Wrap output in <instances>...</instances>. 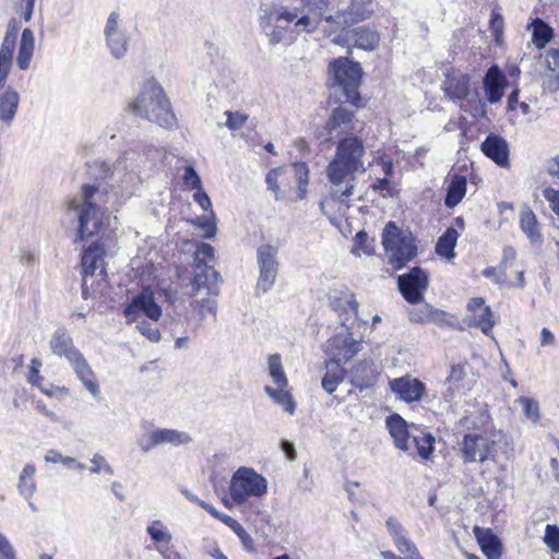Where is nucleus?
Here are the masks:
<instances>
[{
	"instance_id": "nucleus-42",
	"label": "nucleus",
	"mask_w": 559,
	"mask_h": 559,
	"mask_svg": "<svg viewBox=\"0 0 559 559\" xmlns=\"http://www.w3.org/2000/svg\"><path fill=\"white\" fill-rule=\"evenodd\" d=\"M267 374L275 385L288 386L280 354H272L267 357Z\"/></svg>"
},
{
	"instance_id": "nucleus-36",
	"label": "nucleus",
	"mask_w": 559,
	"mask_h": 559,
	"mask_svg": "<svg viewBox=\"0 0 559 559\" xmlns=\"http://www.w3.org/2000/svg\"><path fill=\"white\" fill-rule=\"evenodd\" d=\"M20 102L19 93L8 88L0 95V120L10 124L15 117Z\"/></svg>"
},
{
	"instance_id": "nucleus-58",
	"label": "nucleus",
	"mask_w": 559,
	"mask_h": 559,
	"mask_svg": "<svg viewBox=\"0 0 559 559\" xmlns=\"http://www.w3.org/2000/svg\"><path fill=\"white\" fill-rule=\"evenodd\" d=\"M547 79L544 83V86L549 92L559 91V70L552 69L550 61H548V72L546 74Z\"/></svg>"
},
{
	"instance_id": "nucleus-64",
	"label": "nucleus",
	"mask_w": 559,
	"mask_h": 559,
	"mask_svg": "<svg viewBox=\"0 0 559 559\" xmlns=\"http://www.w3.org/2000/svg\"><path fill=\"white\" fill-rule=\"evenodd\" d=\"M0 554L4 559H15V552L8 538L0 533Z\"/></svg>"
},
{
	"instance_id": "nucleus-5",
	"label": "nucleus",
	"mask_w": 559,
	"mask_h": 559,
	"mask_svg": "<svg viewBox=\"0 0 559 559\" xmlns=\"http://www.w3.org/2000/svg\"><path fill=\"white\" fill-rule=\"evenodd\" d=\"M295 177L297 183V199L304 200L308 193L309 167L306 163H294L290 166H281L271 169L265 177L267 189L274 193V199L281 201L285 198L282 187H289L290 177Z\"/></svg>"
},
{
	"instance_id": "nucleus-27",
	"label": "nucleus",
	"mask_w": 559,
	"mask_h": 559,
	"mask_svg": "<svg viewBox=\"0 0 559 559\" xmlns=\"http://www.w3.org/2000/svg\"><path fill=\"white\" fill-rule=\"evenodd\" d=\"M219 273L214 270L213 266H203L201 269H197L192 281L193 295H198L202 288H205L207 294L217 296L219 293Z\"/></svg>"
},
{
	"instance_id": "nucleus-34",
	"label": "nucleus",
	"mask_w": 559,
	"mask_h": 559,
	"mask_svg": "<svg viewBox=\"0 0 559 559\" xmlns=\"http://www.w3.org/2000/svg\"><path fill=\"white\" fill-rule=\"evenodd\" d=\"M520 227L532 243H540L543 241V235L539 230L538 221L531 209H522L520 216Z\"/></svg>"
},
{
	"instance_id": "nucleus-53",
	"label": "nucleus",
	"mask_w": 559,
	"mask_h": 559,
	"mask_svg": "<svg viewBox=\"0 0 559 559\" xmlns=\"http://www.w3.org/2000/svg\"><path fill=\"white\" fill-rule=\"evenodd\" d=\"M182 181L185 186L191 190L197 191L203 188L201 177L197 174L195 169L192 166H187L185 168Z\"/></svg>"
},
{
	"instance_id": "nucleus-32",
	"label": "nucleus",
	"mask_w": 559,
	"mask_h": 559,
	"mask_svg": "<svg viewBox=\"0 0 559 559\" xmlns=\"http://www.w3.org/2000/svg\"><path fill=\"white\" fill-rule=\"evenodd\" d=\"M346 370L336 362V360H329L325 362V373L322 378L321 385L323 390L332 394L336 391L337 386L343 382Z\"/></svg>"
},
{
	"instance_id": "nucleus-45",
	"label": "nucleus",
	"mask_w": 559,
	"mask_h": 559,
	"mask_svg": "<svg viewBox=\"0 0 559 559\" xmlns=\"http://www.w3.org/2000/svg\"><path fill=\"white\" fill-rule=\"evenodd\" d=\"M150 537L160 546H167L171 543L173 536L159 520L153 521L146 528Z\"/></svg>"
},
{
	"instance_id": "nucleus-12",
	"label": "nucleus",
	"mask_w": 559,
	"mask_h": 559,
	"mask_svg": "<svg viewBox=\"0 0 559 559\" xmlns=\"http://www.w3.org/2000/svg\"><path fill=\"white\" fill-rule=\"evenodd\" d=\"M277 252L278 248L272 245H262L258 248L257 254L260 269L258 288L262 292H267L275 283L278 271Z\"/></svg>"
},
{
	"instance_id": "nucleus-3",
	"label": "nucleus",
	"mask_w": 559,
	"mask_h": 559,
	"mask_svg": "<svg viewBox=\"0 0 559 559\" xmlns=\"http://www.w3.org/2000/svg\"><path fill=\"white\" fill-rule=\"evenodd\" d=\"M128 110L164 128L171 127L176 120L168 99L155 81L144 84L138 97L129 104Z\"/></svg>"
},
{
	"instance_id": "nucleus-46",
	"label": "nucleus",
	"mask_w": 559,
	"mask_h": 559,
	"mask_svg": "<svg viewBox=\"0 0 559 559\" xmlns=\"http://www.w3.org/2000/svg\"><path fill=\"white\" fill-rule=\"evenodd\" d=\"M190 223L203 231L204 238H214L216 235V215L213 211L209 215H201L191 219Z\"/></svg>"
},
{
	"instance_id": "nucleus-47",
	"label": "nucleus",
	"mask_w": 559,
	"mask_h": 559,
	"mask_svg": "<svg viewBox=\"0 0 559 559\" xmlns=\"http://www.w3.org/2000/svg\"><path fill=\"white\" fill-rule=\"evenodd\" d=\"M223 523L230 527L233 532L239 537L241 540V544L243 548L248 551L254 550V543L252 537L247 533V531L242 527V525L231 518L230 515L228 518L223 519Z\"/></svg>"
},
{
	"instance_id": "nucleus-28",
	"label": "nucleus",
	"mask_w": 559,
	"mask_h": 559,
	"mask_svg": "<svg viewBox=\"0 0 559 559\" xmlns=\"http://www.w3.org/2000/svg\"><path fill=\"white\" fill-rule=\"evenodd\" d=\"M69 361L73 366L74 371L83 385L93 396L96 397L99 393V388L96 382L95 374L84 356L79 350Z\"/></svg>"
},
{
	"instance_id": "nucleus-19",
	"label": "nucleus",
	"mask_w": 559,
	"mask_h": 559,
	"mask_svg": "<svg viewBox=\"0 0 559 559\" xmlns=\"http://www.w3.org/2000/svg\"><path fill=\"white\" fill-rule=\"evenodd\" d=\"M467 310L469 312L466 322L469 326L479 328L481 332L489 335L493 325V313L489 306L485 305L483 298H472L467 304Z\"/></svg>"
},
{
	"instance_id": "nucleus-17",
	"label": "nucleus",
	"mask_w": 559,
	"mask_h": 559,
	"mask_svg": "<svg viewBox=\"0 0 559 559\" xmlns=\"http://www.w3.org/2000/svg\"><path fill=\"white\" fill-rule=\"evenodd\" d=\"M324 352L331 356L330 360L347 362L359 352V342L350 333H340L326 341Z\"/></svg>"
},
{
	"instance_id": "nucleus-6",
	"label": "nucleus",
	"mask_w": 559,
	"mask_h": 559,
	"mask_svg": "<svg viewBox=\"0 0 559 559\" xmlns=\"http://www.w3.org/2000/svg\"><path fill=\"white\" fill-rule=\"evenodd\" d=\"M382 245L389 263L394 270L402 269L417 254V248L414 245L413 237L402 234L393 222L388 223L383 229Z\"/></svg>"
},
{
	"instance_id": "nucleus-29",
	"label": "nucleus",
	"mask_w": 559,
	"mask_h": 559,
	"mask_svg": "<svg viewBox=\"0 0 559 559\" xmlns=\"http://www.w3.org/2000/svg\"><path fill=\"white\" fill-rule=\"evenodd\" d=\"M506 78L497 66L491 67L485 79L484 87L487 98L490 103H497L503 96Z\"/></svg>"
},
{
	"instance_id": "nucleus-48",
	"label": "nucleus",
	"mask_w": 559,
	"mask_h": 559,
	"mask_svg": "<svg viewBox=\"0 0 559 559\" xmlns=\"http://www.w3.org/2000/svg\"><path fill=\"white\" fill-rule=\"evenodd\" d=\"M516 403H519L522 406L527 419H530L533 423H537L539 420L540 412L537 401H535L532 397L521 396L516 400Z\"/></svg>"
},
{
	"instance_id": "nucleus-4",
	"label": "nucleus",
	"mask_w": 559,
	"mask_h": 559,
	"mask_svg": "<svg viewBox=\"0 0 559 559\" xmlns=\"http://www.w3.org/2000/svg\"><path fill=\"white\" fill-rule=\"evenodd\" d=\"M317 25L318 22L307 15L297 19L295 11L282 10L275 7L264 9L260 16L261 29L272 45L281 43L288 29L296 33L311 32L317 28Z\"/></svg>"
},
{
	"instance_id": "nucleus-1",
	"label": "nucleus",
	"mask_w": 559,
	"mask_h": 559,
	"mask_svg": "<svg viewBox=\"0 0 559 559\" xmlns=\"http://www.w3.org/2000/svg\"><path fill=\"white\" fill-rule=\"evenodd\" d=\"M99 200V190L95 186L85 185L79 194L67 202L66 219L78 223L75 242L87 240L98 233L102 226Z\"/></svg>"
},
{
	"instance_id": "nucleus-25",
	"label": "nucleus",
	"mask_w": 559,
	"mask_h": 559,
	"mask_svg": "<svg viewBox=\"0 0 559 559\" xmlns=\"http://www.w3.org/2000/svg\"><path fill=\"white\" fill-rule=\"evenodd\" d=\"M325 129L329 134L338 135L349 134L355 131L354 114L346 108L337 107L332 110Z\"/></svg>"
},
{
	"instance_id": "nucleus-51",
	"label": "nucleus",
	"mask_w": 559,
	"mask_h": 559,
	"mask_svg": "<svg viewBox=\"0 0 559 559\" xmlns=\"http://www.w3.org/2000/svg\"><path fill=\"white\" fill-rule=\"evenodd\" d=\"M191 306L199 311L201 319H204L206 313L212 314L214 318L216 317L217 301L214 298L195 300Z\"/></svg>"
},
{
	"instance_id": "nucleus-62",
	"label": "nucleus",
	"mask_w": 559,
	"mask_h": 559,
	"mask_svg": "<svg viewBox=\"0 0 559 559\" xmlns=\"http://www.w3.org/2000/svg\"><path fill=\"white\" fill-rule=\"evenodd\" d=\"M193 201L198 203V205L205 212L213 211L212 210V201L206 192H204L203 188L200 190H197L193 194Z\"/></svg>"
},
{
	"instance_id": "nucleus-49",
	"label": "nucleus",
	"mask_w": 559,
	"mask_h": 559,
	"mask_svg": "<svg viewBox=\"0 0 559 559\" xmlns=\"http://www.w3.org/2000/svg\"><path fill=\"white\" fill-rule=\"evenodd\" d=\"M413 441L416 444L418 454L423 459H428L433 451L435 438L429 433H423L421 436L414 437Z\"/></svg>"
},
{
	"instance_id": "nucleus-40",
	"label": "nucleus",
	"mask_w": 559,
	"mask_h": 559,
	"mask_svg": "<svg viewBox=\"0 0 559 559\" xmlns=\"http://www.w3.org/2000/svg\"><path fill=\"white\" fill-rule=\"evenodd\" d=\"M466 178L463 176H454L447 188V197L444 203L448 207L456 206L466 193Z\"/></svg>"
},
{
	"instance_id": "nucleus-21",
	"label": "nucleus",
	"mask_w": 559,
	"mask_h": 559,
	"mask_svg": "<svg viewBox=\"0 0 559 559\" xmlns=\"http://www.w3.org/2000/svg\"><path fill=\"white\" fill-rule=\"evenodd\" d=\"M333 41L338 45L344 44L364 50H373L379 45V35L373 29L361 26L347 31L344 37L337 36L333 39Z\"/></svg>"
},
{
	"instance_id": "nucleus-60",
	"label": "nucleus",
	"mask_w": 559,
	"mask_h": 559,
	"mask_svg": "<svg viewBox=\"0 0 559 559\" xmlns=\"http://www.w3.org/2000/svg\"><path fill=\"white\" fill-rule=\"evenodd\" d=\"M92 466L90 471L92 473H99L100 471L107 472L109 475L114 474L112 467L106 462V459L100 454H95L91 460Z\"/></svg>"
},
{
	"instance_id": "nucleus-8",
	"label": "nucleus",
	"mask_w": 559,
	"mask_h": 559,
	"mask_svg": "<svg viewBox=\"0 0 559 559\" xmlns=\"http://www.w3.org/2000/svg\"><path fill=\"white\" fill-rule=\"evenodd\" d=\"M266 491V479L252 468L240 467L230 479L229 493L237 504L245 503L249 497H261Z\"/></svg>"
},
{
	"instance_id": "nucleus-24",
	"label": "nucleus",
	"mask_w": 559,
	"mask_h": 559,
	"mask_svg": "<svg viewBox=\"0 0 559 559\" xmlns=\"http://www.w3.org/2000/svg\"><path fill=\"white\" fill-rule=\"evenodd\" d=\"M349 383L360 391L372 388L377 381L373 362L362 360L355 364L348 371Z\"/></svg>"
},
{
	"instance_id": "nucleus-61",
	"label": "nucleus",
	"mask_w": 559,
	"mask_h": 559,
	"mask_svg": "<svg viewBox=\"0 0 559 559\" xmlns=\"http://www.w3.org/2000/svg\"><path fill=\"white\" fill-rule=\"evenodd\" d=\"M543 195L548 201L551 211L559 216V190L548 187L543 191Z\"/></svg>"
},
{
	"instance_id": "nucleus-13",
	"label": "nucleus",
	"mask_w": 559,
	"mask_h": 559,
	"mask_svg": "<svg viewBox=\"0 0 559 559\" xmlns=\"http://www.w3.org/2000/svg\"><path fill=\"white\" fill-rule=\"evenodd\" d=\"M105 245L99 240L88 246L82 257V266L84 272L83 294L87 295L88 276H100L104 280L105 273Z\"/></svg>"
},
{
	"instance_id": "nucleus-11",
	"label": "nucleus",
	"mask_w": 559,
	"mask_h": 559,
	"mask_svg": "<svg viewBox=\"0 0 559 559\" xmlns=\"http://www.w3.org/2000/svg\"><path fill=\"white\" fill-rule=\"evenodd\" d=\"M428 285V274L420 267H413L408 273L397 276L399 289L409 304L420 302L424 299Z\"/></svg>"
},
{
	"instance_id": "nucleus-37",
	"label": "nucleus",
	"mask_w": 559,
	"mask_h": 559,
	"mask_svg": "<svg viewBox=\"0 0 559 559\" xmlns=\"http://www.w3.org/2000/svg\"><path fill=\"white\" fill-rule=\"evenodd\" d=\"M34 34L29 28H25L22 32L21 40H20V47H19V53L16 58L17 67L21 70H25L28 68L31 58L34 52Z\"/></svg>"
},
{
	"instance_id": "nucleus-38",
	"label": "nucleus",
	"mask_w": 559,
	"mask_h": 559,
	"mask_svg": "<svg viewBox=\"0 0 559 559\" xmlns=\"http://www.w3.org/2000/svg\"><path fill=\"white\" fill-rule=\"evenodd\" d=\"M459 238V233L454 228H448L444 234L439 238L436 245V252L438 255L451 261L455 257V247Z\"/></svg>"
},
{
	"instance_id": "nucleus-63",
	"label": "nucleus",
	"mask_w": 559,
	"mask_h": 559,
	"mask_svg": "<svg viewBox=\"0 0 559 559\" xmlns=\"http://www.w3.org/2000/svg\"><path fill=\"white\" fill-rule=\"evenodd\" d=\"M44 461L46 463H62L64 465H69L71 463H74V459L73 457L63 456L61 453H59L56 450H49L46 453V455L44 457Z\"/></svg>"
},
{
	"instance_id": "nucleus-14",
	"label": "nucleus",
	"mask_w": 559,
	"mask_h": 559,
	"mask_svg": "<svg viewBox=\"0 0 559 559\" xmlns=\"http://www.w3.org/2000/svg\"><path fill=\"white\" fill-rule=\"evenodd\" d=\"M156 156V147L146 144H138L123 153L122 157L118 160V166L138 174L143 169L152 168Z\"/></svg>"
},
{
	"instance_id": "nucleus-39",
	"label": "nucleus",
	"mask_w": 559,
	"mask_h": 559,
	"mask_svg": "<svg viewBox=\"0 0 559 559\" xmlns=\"http://www.w3.org/2000/svg\"><path fill=\"white\" fill-rule=\"evenodd\" d=\"M264 392L273 400L274 403L282 406L285 412L290 415L295 413L296 404L292 394L288 392L287 386L276 385L273 388L265 385Z\"/></svg>"
},
{
	"instance_id": "nucleus-35",
	"label": "nucleus",
	"mask_w": 559,
	"mask_h": 559,
	"mask_svg": "<svg viewBox=\"0 0 559 559\" xmlns=\"http://www.w3.org/2000/svg\"><path fill=\"white\" fill-rule=\"evenodd\" d=\"M386 528L393 538L394 545L397 550L406 556L416 546L407 538L404 528L397 519L391 516L386 520Z\"/></svg>"
},
{
	"instance_id": "nucleus-52",
	"label": "nucleus",
	"mask_w": 559,
	"mask_h": 559,
	"mask_svg": "<svg viewBox=\"0 0 559 559\" xmlns=\"http://www.w3.org/2000/svg\"><path fill=\"white\" fill-rule=\"evenodd\" d=\"M435 308L430 305H423L421 307L414 308L409 311V319L416 323L430 322V317L433 313Z\"/></svg>"
},
{
	"instance_id": "nucleus-30",
	"label": "nucleus",
	"mask_w": 559,
	"mask_h": 559,
	"mask_svg": "<svg viewBox=\"0 0 559 559\" xmlns=\"http://www.w3.org/2000/svg\"><path fill=\"white\" fill-rule=\"evenodd\" d=\"M49 347L55 355L64 357L70 360L79 349L73 345L71 336L66 329H58L52 334Z\"/></svg>"
},
{
	"instance_id": "nucleus-2",
	"label": "nucleus",
	"mask_w": 559,
	"mask_h": 559,
	"mask_svg": "<svg viewBox=\"0 0 559 559\" xmlns=\"http://www.w3.org/2000/svg\"><path fill=\"white\" fill-rule=\"evenodd\" d=\"M361 169L331 159L326 167L330 183L329 195L321 201L320 207L325 215L348 209V199L353 195L357 182L356 174Z\"/></svg>"
},
{
	"instance_id": "nucleus-33",
	"label": "nucleus",
	"mask_w": 559,
	"mask_h": 559,
	"mask_svg": "<svg viewBox=\"0 0 559 559\" xmlns=\"http://www.w3.org/2000/svg\"><path fill=\"white\" fill-rule=\"evenodd\" d=\"M386 426L390 435L394 439L395 447L403 451H407L409 449V435L406 421L400 415H392L386 419Z\"/></svg>"
},
{
	"instance_id": "nucleus-44",
	"label": "nucleus",
	"mask_w": 559,
	"mask_h": 559,
	"mask_svg": "<svg viewBox=\"0 0 559 559\" xmlns=\"http://www.w3.org/2000/svg\"><path fill=\"white\" fill-rule=\"evenodd\" d=\"M36 469L34 465L27 464L24 466L20 479H19V491L25 497L31 498L35 492L36 485L34 481V474Z\"/></svg>"
},
{
	"instance_id": "nucleus-55",
	"label": "nucleus",
	"mask_w": 559,
	"mask_h": 559,
	"mask_svg": "<svg viewBox=\"0 0 559 559\" xmlns=\"http://www.w3.org/2000/svg\"><path fill=\"white\" fill-rule=\"evenodd\" d=\"M490 29L495 37V41L501 45L503 43V19L499 13H491Z\"/></svg>"
},
{
	"instance_id": "nucleus-10",
	"label": "nucleus",
	"mask_w": 559,
	"mask_h": 559,
	"mask_svg": "<svg viewBox=\"0 0 559 559\" xmlns=\"http://www.w3.org/2000/svg\"><path fill=\"white\" fill-rule=\"evenodd\" d=\"M461 451L465 462H480L496 460V441L487 436L465 435L461 442Z\"/></svg>"
},
{
	"instance_id": "nucleus-54",
	"label": "nucleus",
	"mask_w": 559,
	"mask_h": 559,
	"mask_svg": "<svg viewBox=\"0 0 559 559\" xmlns=\"http://www.w3.org/2000/svg\"><path fill=\"white\" fill-rule=\"evenodd\" d=\"M544 543L554 552H559V527L556 525H547L544 536Z\"/></svg>"
},
{
	"instance_id": "nucleus-26",
	"label": "nucleus",
	"mask_w": 559,
	"mask_h": 559,
	"mask_svg": "<svg viewBox=\"0 0 559 559\" xmlns=\"http://www.w3.org/2000/svg\"><path fill=\"white\" fill-rule=\"evenodd\" d=\"M483 153L501 167L509 166V145L507 141L496 134H490L481 144Z\"/></svg>"
},
{
	"instance_id": "nucleus-15",
	"label": "nucleus",
	"mask_w": 559,
	"mask_h": 559,
	"mask_svg": "<svg viewBox=\"0 0 559 559\" xmlns=\"http://www.w3.org/2000/svg\"><path fill=\"white\" fill-rule=\"evenodd\" d=\"M123 313L128 322H136L141 313L157 321L162 317V308L155 302L152 292L144 289L132 299Z\"/></svg>"
},
{
	"instance_id": "nucleus-18",
	"label": "nucleus",
	"mask_w": 559,
	"mask_h": 559,
	"mask_svg": "<svg viewBox=\"0 0 559 559\" xmlns=\"http://www.w3.org/2000/svg\"><path fill=\"white\" fill-rule=\"evenodd\" d=\"M190 441L191 437L187 432L175 429H156L143 436L138 443L143 452H147L159 444L181 445Z\"/></svg>"
},
{
	"instance_id": "nucleus-20",
	"label": "nucleus",
	"mask_w": 559,
	"mask_h": 559,
	"mask_svg": "<svg viewBox=\"0 0 559 559\" xmlns=\"http://www.w3.org/2000/svg\"><path fill=\"white\" fill-rule=\"evenodd\" d=\"M441 88L445 96L453 102L467 99L472 94L469 76L457 70H451L447 73Z\"/></svg>"
},
{
	"instance_id": "nucleus-57",
	"label": "nucleus",
	"mask_w": 559,
	"mask_h": 559,
	"mask_svg": "<svg viewBox=\"0 0 559 559\" xmlns=\"http://www.w3.org/2000/svg\"><path fill=\"white\" fill-rule=\"evenodd\" d=\"M225 115L227 116L226 127L229 130L240 129L248 119L246 115L240 114L238 111H226Z\"/></svg>"
},
{
	"instance_id": "nucleus-50",
	"label": "nucleus",
	"mask_w": 559,
	"mask_h": 559,
	"mask_svg": "<svg viewBox=\"0 0 559 559\" xmlns=\"http://www.w3.org/2000/svg\"><path fill=\"white\" fill-rule=\"evenodd\" d=\"M214 259V248L209 243H200L195 250V269L209 266L207 263Z\"/></svg>"
},
{
	"instance_id": "nucleus-31",
	"label": "nucleus",
	"mask_w": 559,
	"mask_h": 559,
	"mask_svg": "<svg viewBox=\"0 0 559 559\" xmlns=\"http://www.w3.org/2000/svg\"><path fill=\"white\" fill-rule=\"evenodd\" d=\"M474 532L487 559H500L502 554L500 539L490 530L475 527Z\"/></svg>"
},
{
	"instance_id": "nucleus-9",
	"label": "nucleus",
	"mask_w": 559,
	"mask_h": 559,
	"mask_svg": "<svg viewBox=\"0 0 559 559\" xmlns=\"http://www.w3.org/2000/svg\"><path fill=\"white\" fill-rule=\"evenodd\" d=\"M371 12V0H338L335 14L325 15L324 19L338 25L350 26L368 19Z\"/></svg>"
},
{
	"instance_id": "nucleus-56",
	"label": "nucleus",
	"mask_w": 559,
	"mask_h": 559,
	"mask_svg": "<svg viewBox=\"0 0 559 559\" xmlns=\"http://www.w3.org/2000/svg\"><path fill=\"white\" fill-rule=\"evenodd\" d=\"M138 331L145 336L151 342H158L160 338V333L158 329L153 325L152 323H148L146 321H141L136 324Z\"/></svg>"
},
{
	"instance_id": "nucleus-7",
	"label": "nucleus",
	"mask_w": 559,
	"mask_h": 559,
	"mask_svg": "<svg viewBox=\"0 0 559 559\" xmlns=\"http://www.w3.org/2000/svg\"><path fill=\"white\" fill-rule=\"evenodd\" d=\"M330 70L333 75L334 85L343 91L347 102L358 107L360 102L358 92L361 79L360 64L344 57L333 60L330 63Z\"/></svg>"
},
{
	"instance_id": "nucleus-43",
	"label": "nucleus",
	"mask_w": 559,
	"mask_h": 559,
	"mask_svg": "<svg viewBox=\"0 0 559 559\" xmlns=\"http://www.w3.org/2000/svg\"><path fill=\"white\" fill-rule=\"evenodd\" d=\"M532 41L538 48L543 49L552 38V28L549 27L544 21L536 19L531 25Z\"/></svg>"
},
{
	"instance_id": "nucleus-59",
	"label": "nucleus",
	"mask_w": 559,
	"mask_h": 559,
	"mask_svg": "<svg viewBox=\"0 0 559 559\" xmlns=\"http://www.w3.org/2000/svg\"><path fill=\"white\" fill-rule=\"evenodd\" d=\"M309 10L319 11L322 13L323 10L336 7L338 0H300Z\"/></svg>"
},
{
	"instance_id": "nucleus-22",
	"label": "nucleus",
	"mask_w": 559,
	"mask_h": 559,
	"mask_svg": "<svg viewBox=\"0 0 559 559\" xmlns=\"http://www.w3.org/2000/svg\"><path fill=\"white\" fill-rule=\"evenodd\" d=\"M389 385L391 391L406 403L419 401L426 391L425 384L411 376L393 379Z\"/></svg>"
},
{
	"instance_id": "nucleus-23",
	"label": "nucleus",
	"mask_w": 559,
	"mask_h": 559,
	"mask_svg": "<svg viewBox=\"0 0 559 559\" xmlns=\"http://www.w3.org/2000/svg\"><path fill=\"white\" fill-rule=\"evenodd\" d=\"M119 14L111 12L105 27V36L108 47L115 58H121L127 51V38L118 27Z\"/></svg>"
},
{
	"instance_id": "nucleus-41",
	"label": "nucleus",
	"mask_w": 559,
	"mask_h": 559,
	"mask_svg": "<svg viewBox=\"0 0 559 559\" xmlns=\"http://www.w3.org/2000/svg\"><path fill=\"white\" fill-rule=\"evenodd\" d=\"M15 41L12 37H4L0 47V86L4 84V81L10 72L13 51Z\"/></svg>"
},
{
	"instance_id": "nucleus-16",
	"label": "nucleus",
	"mask_w": 559,
	"mask_h": 559,
	"mask_svg": "<svg viewBox=\"0 0 559 559\" xmlns=\"http://www.w3.org/2000/svg\"><path fill=\"white\" fill-rule=\"evenodd\" d=\"M365 155V145L360 138L356 135L345 136L337 143L335 154L332 159L366 170L362 157Z\"/></svg>"
}]
</instances>
